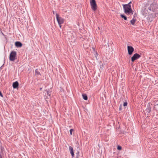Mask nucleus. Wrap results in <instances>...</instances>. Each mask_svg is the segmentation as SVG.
<instances>
[{"instance_id":"obj_3","label":"nucleus","mask_w":158,"mask_h":158,"mask_svg":"<svg viewBox=\"0 0 158 158\" xmlns=\"http://www.w3.org/2000/svg\"><path fill=\"white\" fill-rule=\"evenodd\" d=\"M158 9V5L155 2H154L151 4L148 9L150 11L155 12Z\"/></svg>"},{"instance_id":"obj_30","label":"nucleus","mask_w":158,"mask_h":158,"mask_svg":"<svg viewBox=\"0 0 158 158\" xmlns=\"http://www.w3.org/2000/svg\"><path fill=\"white\" fill-rule=\"evenodd\" d=\"M2 35L3 36H5V35L4 34H2Z\"/></svg>"},{"instance_id":"obj_28","label":"nucleus","mask_w":158,"mask_h":158,"mask_svg":"<svg viewBox=\"0 0 158 158\" xmlns=\"http://www.w3.org/2000/svg\"><path fill=\"white\" fill-rule=\"evenodd\" d=\"M0 158H2V156L1 154H0Z\"/></svg>"},{"instance_id":"obj_18","label":"nucleus","mask_w":158,"mask_h":158,"mask_svg":"<svg viewBox=\"0 0 158 158\" xmlns=\"http://www.w3.org/2000/svg\"><path fill=\"white\" fill-rule=\"evenodd\" d=\"M77 155L76 156V158H79L80 155H79V152H77L76 153Z\"/></svg>"},{"instance_id":"obj_20","label":"nucleus","mask_w":158,"mask_h":158,"mask_svg":"<svg viewBox=\"0 0 158 158\" xmlns=\"http://www.w3.org/2000/svg\"><path fill=\"white\" fill-rule=\"evenodd\" d=\"M127 102H124L123 104L124 106H125L127 105Z\"/></svg>"},{"instance_id":"obj_9","label":"nucleus","mask_w":158,"mask_h":158,"mask_svg":"<svg viewBox=\"0 0 158 158\" xmlns=\"http://www.w3.org/2000/svg\"><path fill=\"white\" fill-rule=\"evenodd\" d=\"M151 107L150 105L149 104L147 106V108L145 110L147 113H148V114H149L150 113L151 110Z\"/></svg>"},{"instance_id":"obj_21","label":"nucleus","mask_w":158,"mask_h":158,"mask_svg":"<svg viewBox=\"0 0 158 158\" xmlns=\"http://www.w3.org/2000/svg\"><path fill=\"white\" fill-rule=\"evenodd\" d=\"M74 131V130L73 129H71L70 130V135H72V132L73 131Z\"/></svg>"},{"instance_id":"obj_24","label":"nucleus","mask_w":158,"mask_h":158,"mask_svg":"<svg viewBox=\"0 0 158 158\" xmlns=\"http://www.w3.org/2000/svg\"><path fill=\"white\" fill-rule=\"evenodd\" d=\"M4 149V148H3L2 147H1V151L2 152H3V150Z\"/></svg>"},{"instance_id":"obj_1","label":"nucleus","mask_w":158,"mask_h":158,"mask_svg":"<svg viewBox=\"0 0 158 158\" xmlns=\"http://www.w3.org/2000/svg\"><path fill=\"white\" fill-rule=\"evenodd\" d=\"M131 1L128 4L123 5L124 12L127 15L133 14V11L131 8Z\"/></svg>"},{"instance_id":"obj_8","label":"nucleus","mask_w":158,"mask_h":158,"mask_svg":"<svg viewBox=\"0 0 158 158\" xmlns=\"http://www.w3.org/2000/svg\"><path fill=\"white\" fill-rule=\"evenodd\" d=\"M127 50L128 54L129 55H131L134 51V48L132 47L128 46H127Z\"/></svg>"},{"instance_id":"obj_12","label":"nucleus","mask_w":158,"mask_h":158,"mask_svg":"<svg viewBox=\"0 0 158 158\" xmlns=\"http://www.w3.org/2000/svg\"><path fill=\"white\" fill-rule=\"evenodd\" d=\"M19 83L17 81L14 82L13 84V87L14 89H16L18 87Z\"/></svg>"},{"instance_id":"obj_26","label":"nucleus","mask_w":158,"mask_h":158,"mask_svg":"<svg viewBox=\"0 0 158 158\" xmlns=\"http://www.w3.org/2000/svg\"><path fill=\"white\" fill-rule=\"evenodd\" d=\"M92 49H93V53H94V50L95 49L94 48H93Z\"/></svg>"},{"instance_id":"obj_17","label":"nucleus","mask_w":158,"mask_h":158,"mask_svg":"<svg viewBox=\"0 0 158 158\" xmlns=\"http://www.w3.org/2000/svg\"><path fill=\"white\" fill-rule=\"evenodd\" d=\"M35 75H41V74L38 71L37 69H36L35 70Z\"/></svg>"},{"instance_id":"obj_13","label":"nucleus","mask_w":158,"mask_h":158,"mask_svg":"<svg viewBox=\"0 0 158 158\" xmlns=\"http://www.w3.org/2000/svg\"><path fill=\"white\" fill-rule=\"evenodd\" d=\"M82 96L83 99L85 100H87L88 99V97L86 94H82Z\"/></svg>"},{"instance_id":"obj_23","label":"nucleus","mask_w":158,"mask_h":158,"mask_svg":"<svg viewBox=\"0 0 158 158\" xmlns=\"http://www.w3.org/2000/svg\"><path fill=\"white\" fill-rule=\"evenodd\" d=\"M122 105H120L119 106V110L120 111H121V110H122Z\"/></svg>"},{"instance_id":"obj_14","label":"nucleus","mask_w":158,"mask_h":158,"mask_svg":"<svg viewBox=\"0 0 158 158\" xmlns=\"http://www.w3.org/2000/svg\"><path fill=\"white\" fill-rule=\"evenodd\" d=\"M45 91H46L47 93V95H48V96L49 97H50V96H51V94H52V91H50V90H48L46 89L45 90Z\"/></svg>"},{"instance_id":"obj_6","label":"nucleus","mask_w":158,"mask_h":158,"mask_svg":"<svg viewBox=\"0 0 158 158\" xmlns=\"http://www.w3.org/2000/svg\"><path fill=\"white\" fill-rule=\"evenodd\" d=\"M56 18L58 23L60 26V28H61V24L64 23V19L59 16V15L57 13L56 14Z\"/></svg>"},{"instance_id":"obj_29","label":"nucleus","mask_w":158,"mask_h":158,"mask_svg":"<svg viewBox=\"0 0 158 158\" xmlns=\"http://www.w3.org/2000/svg\"><path fill=\"white\" fill-rule=\"evenodd\" d=\"M1 31V33L2 34H3V32H2V30H1V31Z\"/></svg>"},{"instance_id":"obj_10","label":"nucleus","mask_w":158,"mask_h":158,"mask_svg":"<svg viewBox=\"0 0 158 158\" xmlns=\"http://www.w3.org/2000/svg\"><path fill=\"white\" fill-rule=\"evenodd\" d=\"M69 150L70 153L71 155L72 158H73L74 156V154L73 152V147L71 146H69Z\"/></svg>"},{"instance_id":"obj_15","label":"nucleus","mask_w":158,"mask_h":158,"mask_svg":"<svg viewBox=\"0 0 158 158\" xmlns=\"http://www.w3.org/2000/svg\"><path fill=\"white\" fill-rule=\"evenodd\" d=\"M136 21V20L135 19H134V18H133V19L131 20L130 22L131 23L132 25H134Z\"/></svg>"},{"instance_id":"obj_34","label":"nucleus","mask_w":158,"mask_h":158,"mask_svg":"<svg viewBox=\"0 0 158 158\" xmlns=\"http://www.w3.org/2000/svg\"><path fill=\"white\" fill-rule=\"evenodd\" d=\"M157 105H158V104Z\"/></svg>"},{"instance_id":"obj_2","label":"nucleus","mask_w":158,"mask_h":158,"mask_svg":"<svg viewBox=\"0 0 158 158\" xmlns=\"http://www.w3.org/2000/svg\"><path fill=\"white\" fill-rule=\"evenodd\" d=\"M67 36L69 41L74 42L76 39V35L75 33L69 32L67 35Z\"/></svg>"},{"instance_id":"obj_5","label":"nucleus","mask_w":158,"mask_h":158,"mask_svg":"<svg viewBox=\"0 0 158 158\" xmlns=\"http://www.w3.org/2000/svg\"><path fill=\"white\" fill-rule=\"evenodd\" d=\"M16 56V52L15 51H12L10 55L9 59L10 61H14Z\"/></svg>"},{"instance_id":"obj_33","label":"nucleus","mask_w":158,"mask_h":158,"mask_svg":"<svg viewBox=\"0 0 158 158\" xmlns=\"http://www.w3.org/2000/svg\"><path fill=\"white\" fill-rule=\"evenodd\" d=\"M117 158H118V157H117Z\"/></svg>"},{"instance_id":"obj_25","label":"nucleus","mask_w":158,"mask_h":158,"mask_svg":"<svg viewBox=\"0 0 158 158\" xmlns=\"http://www.w3.org/2000/svg\"><path fill=\"white\" fill-rule=\"evenodd\" d=\"M95 52L96 54H95V57H97L96 56L98 54H97V52Z\"/></svg>"},{"instance_id":"obj_16","label":"nucleus","mask_w":158,"mask_h":158,"mask_svg":"<svg viewBox=\"0 0 158 158\" xmlns=\"http://www.w3.org/2000/svg\"><path fill=\"white\" fill-rule=\"evenodd\" d=\"M120 16L123 19L125 20H126L127 19V17L124 15L120 14Z\"/></svg>"},{"instance_id":"obj_31","label":"nucleus","mask_w":158,"mask_h":158,"mask_svg":"<svg viewBox=\"0 0 158 158\" xmlns=\"http://www.w3.org/2000/svg\"><path fill=\"white\" fill-rule=\"evenodd\" d=\"M40 89V90H41V89H42V88H41Z\"/></svg>"},{"instance_id":"obj_11","label":"nucleus","mask_w":158,"mask_h":158,"mask_svg":"<svg viewBox=\"0 0 158 158\" xmlns=\"http://www.w3.org/2000/svg\"><path fill=\"white\" fill-rule=\"evenodd\" d=\"M15 46L17 47H21L22 46V44L19 41H16L15 43Z\"/></svg>"},{"instance_id":"obj_32","label":"nucleus","mask_w":158,"mask_h":158,"mask_svg":"<svg viewBox=\"0 0 158 158\" xmlns=\"http://www.w3.org/2000/svg\"><path fill=\"white\" fill-rule=\"evenodd\" d=\"M0 30L1 31V28H0Z\"/></svg>"},{"instance_id":"obj_22","label":"nucleus","mask_w":158,"mask_h":158,"mask_svg":"<svg viewBox=\"0 0 158 158\" xmlns=\"http://www.w3.org/2000/svg\"><path fill=\"white\" fill-rule=\"evenodd\" d=\"M137 14L136 13H135L134 14V15H133V18H134V19L135 18V17H137Z\"/></svg>"},{"instance_id":"obj_7","label":"nucleus","mask_w":158,"mask_h":158,"mask_svg":"<svg viewBox=\"0 0 158 158\" xmlns=\"http://www.w3.org/2000/svg\"><path fill=\"white\" fill-rule=\"evenodd\" d=\"M141 57V56L139 54L136 53L131 58V61L134 62L135 60Z\"/></svg>"},{"instance_id":"obj_27","label":"nucleus","mask_w":158,"mask_h":158,"mask_svg":"<svg viewBox=\"0 0 158 158\" xmlns=\"http://www.w3.org/2000/svg\"><path fill=\"white\" fill-rule=\"evenodd\" d=\"M52 12H53V14L54 15V14H55V11H53H53H52Z\"/></svg>"},{"instance_id":"obj_4","label":"nucleus","mask_w":158,"mask_h":158,"mask_svg":"<svg viewBox=\"0 0 158 158\" xmlns=\"http://www.w3.org/2000/svg\"><path fill=\"white\" fill-rule=\"evenodd\" d=\"M91 8L94 11H95L97 8V6L95 0H90Z\"/></svg>"},{"instance_id":"obj_19","label":"nucleus","mask_w":158,"mask_h":158,"mask_svg":"<svg viewBox=\"0 0 158 158\" xmlns=\"http://www.w3.org/2000/svg\"><path fill=\"white\" fill-rule=\"evenodd\" d=\"M117 149L119 150H120L122 149V148L120 146L118 145L117 146Z\"/></svg>"}]
</instances>
